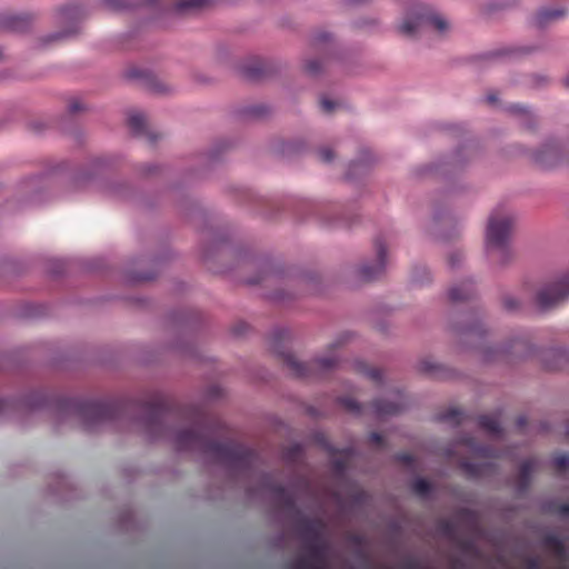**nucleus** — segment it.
<instances>
[{
    "label": "nucleus",
    "instance_id": "nucleus-20",
    "mask_svg": "<svg viewBox=\"0 0 569 569\" xmlns=\"http://www.w3.org/2000/svg\"><path fill=\"white\" fill-rule=\"evenodd\" d=\"M449 299L452 302H467L477 297V290L472 280L462 281L458 286H453L448 291Z\"/></svg>",
    "mask_w": 569,
    "mask_h": 569
},
{
    "label": "nucleus",
    "instance_id": "nucleus-8",
    "mask_svg": "<svg viewBox=\"0 0 569 569\" xmlns=\"http://www.w3.org/2000/svg\"><path fill=\"white\" fill-rule=\"evenodd\" d=\"M86 16L83 7L78 2H71L62 7L59 11V21L62 24H67L68 28L52 32L40 39L41 46H48L54 41H61L77 36L80 31L79 21Z\"/></svg>",
    "mask_w": 569,
    "mask_h": 569
},
{
    "label": "nucleus",
    "instance_id": "nucleus-33",
    "mask_svg": "<svg viewBox=\"0 0 569 569\" xmlns=\"http://www.w3.org/2000/svg\"><path fill=\"white\" fill-rule=\"evenodd\" d=\"M316 566H320L315 561L308 553L300 555L290 562L291 569H315Z\"/></svg>",
    "mask_w": 569,
    "mask_h": 569
},
{
    "label": "nucleus",
    "instance_id": "nucleus-17",
    "mask_svg": "<svg viewBox=\"0 0 569 569\" xmlns=\"http://www.w3.org/2000/svg\"><path fill=\"white\" fill-rule=\"evenodd\" d=\"M486 256L495 269H505L513 261L511 243L485 248Z\"/></svg>",
    "mask_w": 569,
    "mask_h": 569
},
{
    "label": "nucleus",
    "instance_id": "nucleus-58",
    "mask_svg": "<svg viewBox=\"0 0 569 569\" xmlns=\"http://www.w3.org/2000/svg\"><path fill=\"white\" fill-rule=\"evenodd\" d=\"M396 459L408 466H411L413 462V457L409 453H399L396 456Z\"/></svg>",
    "mask_w": 569,
    "mask_h": 569
},
{
    "label": "nucleus",
    "instance_id": "nucleus-19",
    "mask_svg": "<svg viewBox=\"0 0 569 569\" xmlns=\"http://www.w3.org/2000/svg\"><path fill=\"white\" fill-rule=\"evenodd\" d=\"M568 14V10L563 7L560 8H550V7H541L537 10L533 23L539 29H545L551 22L561 20L566 18Z\"/></svg>",
    "mask_w": 569,
    "mask_h": 569
},
{
    "label": "nucleus",
    "instance_id": "nucleus-2",
    "mask_svg": "<svg viewBox=\"0 0 569 569\" xmlns=\"http://www.w3.org/2000/svg\"><path fill=\"white\" fill-rule=\"evenodd\" d=\"M289 337L287 329H276L270 336V348L282 359L290 375L302 379H319L333 372L339 367L337 355L317 357L308 362H302L295 355L284 351L283 342Z\"/></svg>",
    "mask_w": 569,
    "mask_h": 569
},
{
    "label": "nucleus",
    "instance_id": "nucleus-24",
    "mask_svg": "<svg viewBox=\"0 0 569 569\" xmlns=\"http://www.w3.org/2000/svg\"><path fill=\"white\" fill-rule=\"evenodd\" d=\"M538 465L539 461L532 458L527 459L521 463L519 471V480L517 483V491L519 493H522L528 489L531 481V476L536 468L538 467Z\"/></svg>",
    "mask_w": 569,
    "mask_h": 569
},
{
    "label": "nucleus",
    "instance_id": "nucleus-48",
    "mask_svg": "<svg viewBox=\"0 0 569 569\" xmlns=\"http://www.w3.org/2000/svg\"><path fill=\"white\" fill-rule=\"evenodd\" d=\"M545 542L546 545L548 546H551L553 547L558 553H562L563 552V543L562 541L555 535H549L545 538Z\"/></svg>",
    "mask_w": 569,
    "mask_h": 569
},
{
    "label": "nucleus",
    "instance_id": "nucleus-28",
    "mask_svg": "<svg viewBox=\"0 0 569 569\" xmlns=\"http://www.w3.org/2000/svg\"><path fill=\"white\" fill-rule=\"evenodd\" d=\"M478 425L481 429L487 431L488 433L492 436H500L502 432V429L500 427V422L497 417L489 416V415H482L478 418Z\"/></svg>",
    "mask_w": 569,
    "mask_h": 569
},
{
    "label": "nucleus",
    "instance_id": "nucleus-45",
    "mask_svg": "<svg viewBox=\"0 0 569 569\" xmlns=\"http://www.w3.org/2000/svg\"><path fill=\"white\" fill-rule=\"evenodd\" d=\"M154 278H156L154 272H147V273L132 272L129 274L128 280L131 282H143V281H150Z\"/></svg>",
    "mask_w": 569,
    "mask_h": 569
},
{
    "label": "nucleus",
    "instance_id": "nucleus-46",
    "mask_svg": "<svg viewBox=\"0 0 569 569\" xmlns=\"http://www.w3.org/2000/svg\"><path fill=\"white\" fill-rule=\"evenodd\" d=\"M102 3L106 9L111 11H120L128 8V4L124 0H102Z\"/></svg>",
    "mask_w": 569,
    "mask_h": 569
},
{
    "label": "nucleus",
    "instance_id": "nucleus-9",
    "mask_svg": "<svg viewBox=\"0 0 569 569\" xmlns=\"http://www.w3.org/2000/svg\"><path fill=\"white\" fill-rule=\"evenodd\" d=\"M569 299V272L556 281L543 284L536 293V306L540 312L557 308Z\"/></svg>",
    "mask_w": 569,
    "mask_h": 569
},
{
    "label": "nucleus",
    "instance_id": "nucleus-61",
    "mask_svg": "<svg viewBox=\"0 0 569 569\" xmlns=\"http://www.w3.org/2000/svg\"><path fill=\"white\" fill-rule=\"evenodd\" d=\"M68 109H69V111H70L71 113H76V112H78V111L82 110V109H83V107H82V104L80 103V101L74 100V101H72V102L69 104Z\"/></svg>",
    "mask_w": 569,
    "mask_h": 569
},
{
    "label": "nucleus",
    "instance_id": "nucleus-27",
    "mask_svg": "<svg viewBox=\"0 0 569 569\" xmlns=\"http://www.w3.org/2000/svg\"><path fill=\"white\" fill-rule=\"evenodd\" d=\"M211 0H176L173 10L177 13L196 12L206 7Z\"/></svg>",
    "mask_w": 569,
    "mask_h": 569
},
{
    "label": "nucleus",
    "instance_id": "nucleus-32",
    "mask_svg": "<svg viewBox=\"0 0 569 569\" xmlns=\"http://www.w3.org/2000/svg\"><path fill=\"white\" fill-rule=\"evenodd\" d=\"M458 521H465L468 523V528L471 532L476 533L479 529L478 518L473 511L463 509L457 515Z\"/></svg>",
    "mask_w": 569,
    "mask_h": 569
},
{
    "label": "nucleus",
    "instance_id": "nucleus-13",
    "mask_svg": "<svg viewBox=\"0 0 569 569\" xmlns=\"http://www.w3.org/2000/svg\"><path fill=\"white\" fill-rule=\"evenodd\" d=\"M260 490L268 491L272 495L274 502L282 507L288 512H298L296 508V499L295 496L287 491L284 487L281 485H276L273 482L272 476L269 473H263L260 477Z\"/></svg>",
    "mask_w": 569,
    "mask_h": 569
},
{
    "label": "nucleus",
    "instance_id": "nucleus-30",
    "mask_svg": "<svg viewBox=\"0 0 569 569\" xmlns=\"http://www.w3.org/2000/svg\"><path fill=\"white\" fill-rule=\"evenodd\" d=\"M305 448L301 443H292L282 452V458L287 463H295L302 459Z\"/></svg>",
    "mask_w": 569,
    "mask_h": 569
},
{
    "label": "nucleus",
    "instance_id": "nucleus-18",
    "mask_svg": "<svg viewBox=\"0 0 569 569\" xmlns=\"http://www.w3.org/2000/svg\"><path fill=\"white\" fill-rule=\"evenodd\" d=\"M128 77L140 80L141 83L151 92L157 94H166L172 92V89L160 81L156 76L142 70H130Z\"/></svg>",
    "mask_w": 569,
    "mask_h": 569
},
{
    "label": "nucleus",
    "instance_id": "nucleus-59",
    "mask_svg": "<svg viewBox=\"0 0 569 569\" xmlns=\"http://www.w3.org/2000/svg\"><path fill=\"white\" fill-rule=\"evenodd\" d=\"M355 24L357 28H366V27H370V26H377L378 20L377 19L361 20V21H357Z\"/></svg>",
    "mask_w": 569,
    "mask_h": 569
},
{
    "label": "nucleus",
    "instance_id": "nucleus-47",
    "mask_svg": "<svg viewBox=\"0 0 569 569\" xmlns=\"http://www.w3.org/2000/svg\"><path fill=\"white\" fill-rule=\"evenodd\" d=\"M244 77L249 80H259L262 76V69L257 66L247 67L243 70Z\"/></svg>",
    "mask_w": 569,
    "mask_h": 569
},
{
    "label": "nucleus",
    "instance_id": "nucleus-1",
    "mask_svg": "<svg viewBox=\"0 0 569 569\" xmlns=\"http://www.w3.org/2000/svg\"><path fill=\"white\" fill-rule=\"evenodd\" d=\"M169 409L164 397L157 395L153 402L143 407V413L137 423L150 440L168 438L178 451H192L202 456L206 463L222 466L227 472L236 477L248 473L257 463L254 450L233 441L213 439V429L208 425L207 417L197 412L190 428L171 431L168 425Z\"/></svg>",
    "mask_w": 569,
    "mask_h": 569
},
{
    "label": "nucleus",
    "instance_id": "nucleus-6",
    "mask_svg": "<svg viewBox=\"0 0 569 569\" xmlns=\"http://www.w3.org/2000/svg\"><path fill=\"white\" fill-rule=\"evenodd\" d=\"M457 343L463 347H478L487 335L479 310L471 309L458 315L450 323Z\"/></svg>",
    "mask_w": 569,
    "mask_h": 569
},
{
    "label": "nucleus",
    "instance_id": "nucleus-15",
    "mask_svg": "<svg viewBox=\"0 0 569 569\" xmlns=\"http://www.w3.org/2000/svg\"><path fill=\"white\" fill-rule=\"evenodd\" d=\"M506 111L518 122L526 131L536 133L539 129V119L536 110L531 106L521 103H511Z\"/></svg>",
    "mask_w": 569,
    "mask_h": 569
},
{
    "label": "nucleus",
    "instance_id": "nucleus-53",
    "mask_svg": "<svg viewBox=\"0 0 569 569\" xmlns=\"http://www.w3.org/2000/svg\"><path fill=\"white\" fill-rule=\"evenodd\" d=\"M359 370H361V372H363V375H366L368 378H370L375 381L381 380V372L378 369H365L363 366H360Z\"/></svg>",
    "mask_w": 569,
    "mask_h": 569
},
{
    "label": "nucleus",
    "instance_id": "nucleus-50",
    "mask_svg": "<svg viewBox=\"0 0 569 569\" xmlns=\"http://www.w3.org/2000/svg\"><path fill=\"white\" fill-rule=\"evenodd\" d=\"M505 52L502 51H492L487 52L478 57V60L483 62L485 64H490L491 62L498 60Z\"/></svg>",
    "mask_w": 569,
    "mask_h": 569
},
{
    "label": "nucleus",
    "instance_id": "nucleus-49",
    "mask_svg": "<svg viewBox=\"0 0 569 569\" xmlns=\"http://www.w3.org/2000/svg\"><path fill=\"white\" fill-rule=\"evenodd\" d=\"M186 317L182 312H171L167 318V323L170 327H174L176 325H184Z\"/></svg>",
    "mask_w": 569,
    "mask_h": 569
},
{
    "label": "nucleus",
    "instance_id": "nucleus-34",
    "mask_svg": "<svg viewBox=\"0 0 569 569\" xmlns=\"http://www.w3.org/2000/svg\"><path fill=\"white\" fill-rule=\"evenodd\" d=\"M438 531L451 541L456 540V522L443 519L438 522Z\"/></svg>",
    "mask_w": 569,
    "mask_h": 569
},
{
    "label": "nucleus",
    "instance_id": "nucleus-22",
    "mask_svg": "<svg viewBox=\"0 0 569 569\" xmlns=\"http://www.w3.org/2000/svg\"><path fill=\"white\" fill-rule=\"evenodd\" d=\"M460 467L468 477L473 479L490 476L496 472V465L493 462L473 463L461 461Z\"/></svg>",
    "mask_w": 569,
    "mask_h": 569
},
{
    "label": "nucleus",
    "instance_id": "nucleus-62",
    "mask_svg": "<svg viewBox=\"0 0 569 569\" xmlns=\"http://www.w3.org/2000/svg\"><path fill=\"white\" fill-rule=\"evenodd\" d=\"M558 512L562 517H568L569 516V503L560 505Z\"/></svg>",
    "mask_w": 569,
    "mask_h": 569
},
{
    "label": "nucleus",
    "instance_id": "nucleus-35",
    "mask_svg": "<svg viewBox=\"0 0 569 569\" xmlns=\"http://www.w3.org/2000/svg\"><path fill=\"white\" fill-rule=\"evenodd\" d=\"M47 402L48 399L44 395L33 393L26 399L24 407L28 408L29 410H36L44 407Z\"/></svg>",
    "mask_w": 569,
    "mask_h": 569
},
{
    "label": "nucleus",
    "instance_id": "nucleus-64",
    "mask_svg": "<svg viewBox=\"0 0 569 569\" xmlns=\"http://www.w3.org/2000/svg\"><path fill=\"white\" fill-rule=\"evenodd\" d=\"M330 38H331V36L327 32H321L316 36V40L318 42H325V41L329 40Z\"/></svg>",
    "mask_w": 569,
    "mask_h": 569
},
{
    "label": "nucleus",
    "instance_id": "nucleus-56",
    "mask_svg": "<svg viewBox=\"0 0 569 569\" xmlns=\"http://www.w3.org/2000/svg\"><path fill=\"white\" fill-rule=\"evenodd\" d=\"M320 104H321V108L326 111V112H331L335 110L336 108V103L328 99V98H322L320 100Z\"/></svg>",
    "mask_w": 569,
    "mask_h": 569
},
{
    "label": "nucleus",
    "instance_id": "nucleus-44",
    "mask_svg": "<svg viewBox=\"0 0 569 569\" xmlns=\"http://www.w3.org/2000/svg\"><path fill=\"white\" fill-rule=\"evenodd\" d=\"M463 261V254L459 250H453L448 254V266L450 269H458Z\"/></svg>",
    "mask_w": 569,
    "mask_h": 569
},
{
    "label": "nucleus",
    "instance_id": "nucleus-25",
    "mask_svg": "<svg viewBox=\"0 0 569 569\" xmlns=\"http://www.w3.org/2000/svg\"><path fill=\"white\" fill-rule=\"evenodd\" d=\"M169 349L182 358L196 357V349L193 345L186 340L183 333L179 331L174 341L170 342Z\"/></svg>",
    "mask_w": 569,
    "mask_h": 569
},
{
    "label": "nucleus",
    "instance_id": "nucleus-29",
    "mask_svg": "<svg viewBox=\"0 0 569 569\" xmlns=\"http://www.w3.org/2000/svg\"><path fill=\"white\" fill-rule=\"evenodd\" d=\"M307 553L315 559L320 566H323L326 556V545L320 540L310 541L306 543Z\"/></svg>",
    "mask_w": 569,
    "mask_h": 569
},
{
    "label": "nucleus",
    "instance_id": "nucleus-63",
    "mask_svg": "<svg viewBox=\"0 0 569 569\" xmlns=\"http://www.w3.org/2000/svg\"><path fill=\"white\" fill-rule=\"evenodd\" d=\"M333 468L337 472H342L345 470V463L343 461L337 459L333 461Z\"/></svg>",
    "mask_w": 569,
    "mask_h": 569
},
{
    "label": "nucleus",
    "instance_id": "nucleus-54",
    "mask_svg": "<svg viewBox=\"0 0 569 569\" xmlns=\"http://www.w3.org/2000/svg\"><path fill=\"white\" fill-rule=\"evenodd\" d=\"M553 465L558 468H566L569 466V455L561 453L553 458Z\"/></svg>",
    "mask_w": 569,
    "mask_h": 569
},
{
    "label": "nucleus",
    "instance_id": "nucleus-16",
    "mask_svg": "<svg viewBox=\"0 0 569 569\" xmlns=\"http://www.w3.org/2000/svg\"><path fill=\"white\" fill-rule=\"evenodd\" d=\"M416 370L421 375L439 380L451 379L455 375L450 368L435 361L430 357L420 359L416 363Z\"/></svg>",
    "mask_w": 569,
    "mask_h": 569
},
{
    "label": "nucleus",
    "instance_id": "nucleus-39",
    "mask_svg": "<svg viewBox=\"0 0 569 569\" xmlns=\"http://www.w3.org/2000/svg\"><path fill=\"white\" fill-rule=\"evenodd\" d=\"M529 86L535 89H540L549 84L550 78L543 73H532L529 76Z\"/></svg>",
    "mask_w": 569,
    "mask_h": 569
},
{
    "label": "nucleus",
    "instance_id": "nucleus-38",
    "mask_svg": "<svg viewBox=\"0 0 569 569\" xmlns=\"http://www.w3.org/2000/svg\"><path fill=\"white\" fill-rule=\"evenodd\" d=\"M129 126L136 134H141L146 130L144 118L141 113H133L129 118Z\"/></svg>",
    "mask_w": 569,
    "mask_h": 569
},
{
    "label": "nucleus",
    "instance_id": "nucleus-37",
    "mask_svg": "<svg viewBox=\"0 0 569 569\" xmlns=\"http://www.w3.org/2000/svg\"><path fill=\"white\" fill-rule=\"evenodd\" d=\"M412 282L425 284L431 280L430 272L425 266H416L411 277Z\"/></svg>",
    "mask_w": 569,
    "mask_h": 569
},
{
    "label": "nucleus",
    "instance_id": "nucleus-36",
    "mask_svg": "<svg viewBox=\"0 0 569 569\" xmlns=\"http://www.w3.org/2000/svg\"><path fill=\"white\" fill-rule=\"evenodd\" d=\"M462 412L456 409L441 412L437 416V419L442 422H448L452 426H458L461 422Z\"/></svg>",
    "mask_w": 569,
    "mask_h": 569
},
{
    "label": "nucleus",
    "instance_id": "nucleus-14",
    "mask_svg": "<svg viewBox=\"0 0 569 569\" xmlns=\"http://www.w3.org/2000/svg\"><path fill=\"white\" fill-rule=\"evenodd\" d=\"M405 408L406 402L399 391H395L386 398H378L372 402V413L379 420L397 416L402 412Z\"/></svg>",
    "mask_w": 569,
    "mask_h": 569
},
{
    "label": "nucleus",
    "instance_id": "nucleus-31",
    "mask_svg": "<svg viewBox=\"0 0 569 569\" xmlns=\"http://www.w3.org/2000/svg\"><path fill=\"white\" fill-rule=\"evenodd\" d=\"M270 112V108L266 104L249 106L241 110L242 116L249 119H263Z\"/></svg>",
    "mask_w": 569,
    "mask_h": 569
},
{
    "label": "nucleus",
    "instance_id": "nucleus-52",
    "mask_svg": "<svg viewBox=\"0 0 569 569\" xmlns=\"http://www.w3.org/2000/svg\"><path fill=\"white\" fill-rule=\"evenodd\" d=\"M315 441L329 452H336V449L328 442L326 436L321 432L313 435Z\"/></svg>",
    "mask_w": 569,
    "mask_h": 569
},
{
    "label": "nucleus",
    "instance_id": "nucleus-41",
    "mask_svg": "<svg viewBox=\"0 0 569 569\" xmlns=\"http://www.w3.org/2000/svg\"><path fill=\"white\" fill-rule=\"evenodd\" d=\"M303 69L307 74H309L311 77H317L322 72L323 66L319 60L311 59L305 63Z\"/></svg>",
    "mask_w": 569,
    "mask_h": 569
},
{
    "label": "nucleus",
    "instance_id": "nucleus-21",
    "mask_svg": "<svg viewBox=\"0 0 569 569\" xmlns=\"http://www.w3.org/2000/svg\"><path fill=\"white\" fill-rule=\"evenodd\" d=\"M32 20L33 18L27 13L10 14L1 20V24L7 30L14 32H23L29 29V27L32 23Z\"/></svg>",
    "mask_w": 569,
    "mask_h": 569
},
{
    "label": "nucleus",
    "instance_id": "nucleus-3",
    "mask_svg": "<svg viewBox=\"0 0 569 569\" xmlns=\"http://www.w3.org/2000/svg\"><path fill=\"white\" fill-rule=\"evenodd\" d=\"M449 30L447 18L433 6L421 1L411 2L406 8L402 21L397 26L398 33L409 39H416L427 31L445 36Z\"/></svg>",
    "mask_w": 569,
    "mask_h": 569
},
{
    "label": "nucleus",
    "instance_id": "nucleus-10",
    "mask_svg": "<svg viewBox=\"0 0 569 569\" xmlns=\"http://www.w3.org/2000/svg\"><path fill=\"white\" fill-rule=\"evenodd\" d=\"M520 152L528 156L535 166L543 170L557 167L566 154L561 143L553 137L546 139L535 151L521 147Z\"/></svg>",
    "mask_w": 569,
    "mask_h": 569
},
{
    "label": "nucleus",
    "instance_id": "nucleus-60",
    "mask_svg": "<svg viewBox=\"0 0 569 569\" xmlns=\"http://www.w3.org/2000/svg\"><path fill=\"white\" fill-rule=\"evenodd\" d=\"M157 170H158V166L150 163V164L143 166L141 172L144 176H150V174H153Z\"/></svg>",
    "mask_w": 569,
    "mask_h": 569
},
{
    "label": "nucleus",
    "instance_id": "nucleus-4",
    "mask_svg": "<svg viewBox=\"0 0 569 569\" xmlns=\"http://www.w3.org/2000/svg\"><path fill=\"white\" fill-rule=\"evenodd\" d=\"M63 417L70 422L79 423L83 430L92 432L113 418V407L100 401H84L69 406Z\"/></svg>",
    "mask_w": 569,
    "mask_h": 569
},
{
    "label": "nucleus",
    "instance_id": "nucleus-12",
    "mask_svg": "<svg viewBox=\"0 0 569 569\" xmlns=\"http://www.w3.org/2000/svg\"><path fill=\"white\" fill-rule=\"evenodd\" d=\"M377 259L375 263H363L355 270L360 281L370 282L381 277L387 266V247L380 237L375 240Z\"/></svg>",
    "mask_w": 569,
    "mask_h": 569
},
{
    "label": "nucleus",
    "instance_id": "nucleus-7",
    "mask_svg": "<svg viewBox=\"0 0 569 569\" xmlns=\"http://www.w3.org/2000/svg\"><path fill=\"white\" fill-rule=\"evenodd\" d=\"M513 222L512 213L502 212V208H496L488 218L485 248L510 243Z\"/></svg>",
    "mask_w": 569,
    "mask_h": 569
},
{
    "label": "nucleus",
    "instance_id": "nucleus-55",
    "mask_svg": "<svg viewBox=\"0 0 569 569\" xmlns=\"http://www.w3.org/2000/svg\"><path fill=\"white\" fill-rule=\"evenodd\" d=\"M319 157L323 162H331L335 158L333 151L330 148H321L319 149Z\"/></svg>",
    "mask_w": 569,
    "mask_h": 569
},
{
    "label": "nucleus",
    "instance_id": "nucleus-43",
    "mask_svg": "<svg viewBox=\"0 0 569 569\" xmlns=\"http://www.w3.org/2000/svg\"><path fill=\"white\" fill-rule=\"evenodd\" d=\"M502 306H503L505 310H507L509 312H515L520 309L521 303L515 297H512L510 295H506L502 298Z\"/></svg>",
    "mask_w": 569,
    "mask_h": 569
},
{
    "label": "nucleus",
    "instance_id": "nucleus-42",
    "mask_svg": "<svg viewBox=\"0 0 569 569\" xmlns=\"http://www.w3.org/2000/svg\"><path fill=\"white\" fill-rule=\"evenodd\" d=\"M339 402L341 403V406H343L349 412L353 413V415H360L361 412V405L351 399V398H348V397H345V398H340L339 399Z\"/></svg>",
    "mask_w": 569,
    "mask_h": 569
},
{
    "label": "nucleus",
    "instance_id": "nucleus-57",
    "mask_svg": "<svg viewBox=\"0 0 569 569\" xmlns=\"http://www.w3.org/2000/svg\"><path fill=\"white\" fill-rule=\"evenodd\" d=\"M267 277H268V273H267L264 270H262V271L259 273V276H257V277H254V278H250V279H248V280H247V283H248V284H259V283H261L264 279H267Z\"/></svg>",
    "mask_w": 569,
    "mask_h": 569
},
{
    "label": "nucleus",
    "instance_id": "nucleus-11",
    "mask_svg": "<svg viewBox=\"0 0 569 569\" xmlns=\"http://www.w3.org/2000/svg\"><path fill=\"white\" fill-rule=\"evenodd\" d=\"M476 157V147L465 144L456 149L446 160L435 166L421 168L417 173L423 174L433 169H442L443 173H456L466 168V166Z\"/></svg>",
    "mask_w": 569,
    "mask_h": 569
},
{
    "label": "nucleus",
    "instance_id": "nucleus-23",
    "mask_svg": "<svg viewBox=\"0 0 569 569\" xmlns=\"http://www.w3.org/2000/svg\"><path fill=\"white\" fill-rule=\"evenodd\" d=\"M323 525L320 520L303 519L300 525V537L307 543L310 541L320 540L321 530Z\"/></svg>",
    "mask_w": 569,
    "mask_h": 569
},
{
    "label": "nucleus",
    "instance_id": "nucleus-40",
    "mask_svg": "<svg viewBox=\"0 0 569 569\" xmlns=\"http://www.w3.org/2000/svg\"><path fill=\"white\" fill-rule=\"evenodd\" d=\"M412 490L421 497H427L431 492V486L427 480L418 478L412 483Z\"/></svg>",
    "mask_w": 569,
    "mask_h": 569
},
{
    "label": "nucleus",
    "instance_id": "nucleus-26",
    "mask_svg": "<svg viewBox=\"0 0 569 569\" xmlns=\"http://www.w3.org/2000/svg\"><path fill=\"white\" fill-rule=\"evenodd\" d=\"M459 443L465 445L470 452L479 457L490 458L497 456V451L493 448L489 446L478 445L471 437H465L460 439Z\"/></svg>",
    "mask_w": 569,
    "mask_h": 569
},
{
    "label": "nucleus",
    "instance_id": "nucleus-51",
    "mask_svg": "<svg viewBox=\"0 0 569 569\" xmlns=\"http://www.w3.org/2000/svg\"><path fill=\"white\" fill-rule=\"evenodd\" d=\"M351 339V333L349 332H343L341 335H339L329 346V350H333V349H337L339 347H341L342 345H345L347 341H349Z\"/></svg>",
    "mask_w": 569,
    "mask_h": 569
},
{
    "label": "nucleus",
    "instance_id": "nucleus-5",
    "mask_svg": "<svg viewBox=\"0 0 569 569\" xmlns=\"http://www.w3.org/2000/svg\"><path fill=\"white\" fill-rule=\"evenodd\" d=\"M536 347L531 342V338L527 331H520L511 336L502 346L485 347L480 351L483 362H492L497 360L512 361L515 359H523L533 356Z\"/></svg>",
    "mask_w": 569,
    "mask_h": 569
}]
</instances>
